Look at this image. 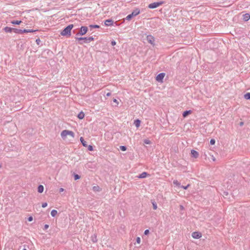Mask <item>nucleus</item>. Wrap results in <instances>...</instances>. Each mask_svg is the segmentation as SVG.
Masks as SVG:
<instances>
[{"instance_id":"nucleus-1","label":"nucleus","mask_w":250,"mask_h":250,"mask_svg":"<svg viewBox=\"0 0 250 250\" xmlns=\"http://www.w3.org/2000/svg\"><path fill=\"white\" fill-rule=\"evenodd\" d=\"M73 27L74 25L72 24L68 25L61 31V35L63 36L70 37L71 36V30Z\"/></svg>"},{"instance_id":"nucleus-2","label":"nucleus","mask_w":250,"mask_h":250,"mask_svg":"<svg viewBox=\"0 0 250 250\" xmlns=\"http://www.w3.org/2000/svg\"><path fill=\"white\" fill-rule=\"evenodd\" d=\"M67 135H70L73 138L75 137L74 133L71 130H64L61 132V136L62 139L65 138Z\"/></svg>"},{"instance_id":"nucleus-3","label":"nucleus","mask_w":250,"mask_h":250,"mask_svg":"<svg viewBox=\"0 0 250 250\" xmlns=\"http://www.w3.org/2000/svg\"><path fill=\"white\" fill-rule=\"evenodd\" d=\"M165 3L164 1H161L159 2H155L153 3H151L149 4L148 6V7L150 9H154L158 6L163 4Z\"/></svg>"},{"instance_id":"nucleus-4","label":"nucleus","mask_w":250,"mask_h":250,"mask_svg":"<svg viewBox=\"0 0 250 250\" xmlns=\"http://www.w3.org/2000/svg\"><path fill=\"white\" fill-rule=\"evenodd\" d=\"M87 31L88 28L87 26H82L80 28L79 32L76 34V36L84 35L87 33Z\"/></svg>"},{"instance_id":"nucleus-5","label":"nucleus","mask_w":250,"mask_h":250,"mask_svg":"<svg viewBox=\"0 0 250 250\" xmlns=\"http://www.w3.org/2000/svg\"><path fill=\"white\" fill-rule=\"evenodd\" d=\"M165 76V73H161L159 74L156 78V81H157L159 82H162Z\"/></svg>"},{"instance_id":"nucleus-6","label":"nucleus","mask_w":250,"mask_h":250,"mask_svg":"<svg viewBox=\"0 0 250 250\" xmlns=\"http://www.w3.org/2000/svg\"><path fill=\"white\" fill-rule=\"evenodd\" d=\"M146 40L148 42H149L151 44L153 45H154L155 39L152 36L148 35L146 37Z\"/></svg>"},{"instance_id":"nucleus-7","label":"nucleus","mask_w":250,"mask_h":250,"mask_svg":"<svg viewBox=\"0 0 250 250\" xmlns=\"http://www.w3.org/2000/svg\"><path fill=\"white\" fill-rule=\"evenodd\" d=\"M191 235L193 238L195 239H199L202 236L201 233L197 231L192 232Z\"/></svg>"},{"instance_id":"nucleus-8","label":"nucleus","mask_w":250,"mask_h":250,"mask_svg":"<svg viewBox=\"0 0 250 250\" xmlns=\"http://www.w3.org/2000/svg\"><path fill=\"white\" fill-rule=\"evenodd\" d=\"M113 21H112L111 19H108L104 21V24L107 26H111L113 25Z\"/></svg>"},{"instance_id":"nucleus-9","label":"nucleus","mask_w":250,"mask_h":250,"mask_svg":"<svg viewBox=\"0 0 250 250\" xmlns=\"http://www.w3.org/2000/svg\"><path fill=\"white\" fill-rule=\"evenodd\" d=\"M191 155L192 157L195 158H197L199 156L198 152L195 150H191Z\"/></svg>"},{"instance_id":"nucleus-10","label":"nucleus","mask_w":250,"mask_h":250,"mask_svg":"<svg viewBox=\"0 0 250 250\" xmlns=\"http://www.w3.org/2000/svg\"><path fill=\"white\" fill-rule=\"evenodd\" d=\"M14 28L6 26L3 28L4 31L6 33H11L13 31Z\"/></svg>"},{"instance_id":"nucleus-11","label":"nucleus","mask_w":250,"mask_h":250,"mask_svg":"<svg viewBox=\"0 0 250 250\" xmlns=\"http://www.w3.org/2000/svg\"><path fill=\"white\" fill-rule=\"evenodd\" d=\"M243 20L245 21H249L250 19V15L248 13H246L243 15Z\"/></svg>"},{"instance_id":"nucleus-12","label":"nucleus","mask_w":250,"mask_h":250,"mask_svg":"<svg viewBox=\"0 0 250 250\" xmlns=\"http://www.w3.org/2000/svg\"><path fill=\"white\" fill-rule=\"evenodd\" d=\"M140 12V11L139 10V9L138 8H136V9H135L134 10H133L132 12V15L133 16V17H135L137 15H138Z\"/></svg>"},{"instance_id":"nucleus-13","label":"nucleus","mask_w":250,"mask_h":250,"mask_svg":"<svg viewBox=\"0 0 250 250\" xmlns=\"http://www.w3.org/2000/svg\"><path fill=\"white\" fill-rule=\"evenodd\" d=\"M148 175L147 173L146 172H143L141 174H140L138 177L139 178H145L146 177V176Z\"/></svg>"},{"instance_id":"nucleus-14","label":"nucleus","mask_w":250,"mask_h":250,"mask_svg":"<svg viewBox=\"0 0 250 250\" xmlns=\"http://www.w3.org/2000/svg\"><path fill=\"white\" fill-rule=\"evenodd\" d=\"M80 141L82 143L83 146H85V147H87V143L84 140V139L83 138V137H81L80 138Z\"/></svg>"},{"instance_id":"nucleus-15","label":"nucleus","mask_w":250,"mask_h":250,"mask_svg":"<svg viewBox=\"0 0 250 250\" xmlns=\"http://www.w3.org/2000/svg\"><path fill=\"white\" fill-rule=\"evenodd\" d=\"M94 40V38L93 37H86L85 39V41L84 42V43H89L90 42Z\"/></svg>"},{"instance_id":"nucleus-16","label":"nucleus","mask_w":250,"mask_h":250,"mask_svg":"<svg viewBox=\"0 0 250 250\" xmlns=\"http://www.w3.org/2000/svg\"><path fill=\"white\" fill-rule=\"evenodd\" d=\"M37 31H38V30L23 29L22 32L23 33H31V32H35Z\"/></svg>"},{"instance_id":"nucleus-17","label":"nucleus","mask_w":250,"mask_h":250,"mask_svg":"<svg viewBox=\"0 0 250 250\" xmlns=\"http://www.w3.org/2000/svg\"><path fill=\"white\" fill-rule=\"evenodd\" d=\"M44 187L42 185H39L38 187V191L39 193H42L43 191Z\"/></svg>"},{"instance_id":"nucleus-18","label":"nucleus","mask_w":250,"mask_h":250,"mask_svg":"<svg viewBox=\"0 0 250 250\" xmlns=\"http://www.w3.org/2000/svg\"><path fill=\"white\" fill-rule=\"evenodd\" d=\"M77 117L80 119H83L84 117V114L83 111H81L78 114Z\"/></svg>"},{"instance_id":"nucleus-19","label":"nucleus","mask_w":250,"mask_h":250,"mask_svg":"<svg viewBox=\"0 0 250 250\" xmlns=\"http://www.w3.org/2000/svg\"><path fill=\"white\" fill-rule=\"evenodd\" d=\"M191 113V110H186V111H184L183 112V116L184 117H186L188 115H189Z\"/></svg>"},{"instance_id":"nucleus-20","label":"nucleus","mask_w":250,"mask_h":250,"mask_svg":"<svg viewBox=\"0 0 250 250\" xmlns=\"http://www.w3.org/2000/svg\"><path fill=\"white\" fill-rule=\"evenodd\" d=\"M22 30H22V29H17V28H14V29H13V31L15 33H17V34H22V33H23Z\"/></svg>"},{"instance_id":"nucleus-21","label":"nucleus","mask_w":250,"mask_h":250,"mask_svg":"<svg viewBox=\"0 0 250 250\" xmlns=\"http://www.w3.org/2000/svg\"><path fill=\"white\" fill-rule=\"evenodd\" d=\"M141 121L139 119H137L134 121V124L137 127H138L140 125Z\"/></svg>"},{"instance_id":"nucleus-22","label":"nucleus","mask_w":250,"mask_h":250,"mask_svg":"<svg viewBox=\"0 0 250 250\" xmlns=\"http://www.w3.org/2000/svg\"><path fill=\"white\" fill-rule=\"evenodd\" d=\"M21 22V21H12L11 23L13 24H20Z\"/></svg>"},{"instance_id":"nucleus-23","label":"nucleus","mask_w":250,"mask_h":250,"mask_svg":"<svg viewBox=\"0 0 250 250\" xmlns=\"http://www.w3.org/2000/svg\"><path fill=\"white\" fill-rule=\"evenodd\" d=\"M151 203L153 206V208L155 210L157 208V205L156 203L154 201H151Z\"/></svg>"},{"instance_id":"nucleus-24","label":"nucleus","mask_w":250,"mask_h":250,"mask_svg":"<svg viewBox=\"0 0 250 250\" xmlns=\"http://www.w3.org/2000/svg\"><path fill=\"white\" fill-rule=\"evenodd\" d=\"M57 214V211L55 209H53L51 211V215L52 217H54L56 215V214Z\"/></svg>"},{"instance_id":"nucleus-25","label":"nucleus","mask_w":250,"mask_h":250,"mask_svg":"<svg viewBox=\"0 0 250 250\" xmlns=\"http://www.w3.org/2000/svg\"><path fill=\"white\" fill-rule=\"evenodd\" d=\"M89 27L91 28H99L100 27L99 25L97 24H90Z\"/></svg>"},{"instance_id":"nucleus-26","label":"nucleus","mask_w":250,"mask_h":250,"mask_svg":"<svg viewBox=\"0 0 250 250\" xmlns=\"http://www.w3.org/2000/svg\"><path fill=\"white\" fill-rule=\"evenodd\" d=\"M244 98L247 100H250V92L245 94L244 95Z\"/></svg>"},{"instance_id":"nucleus-27","label":"nucleus","mask_w":250,"mask_h":250,"mask_svg":"<svg viewBox=\"0 0 250 250\" xmlns=\"http://www.w3.org/2000/svg\"><path fill=\"white\" fill-rule=\"evenodd\" d=\"M85 39H86V37H80V38H78V37H76V39L79 41H83V42L84 41H85Z\"/></svg>"},{"instance_id":"nucleus-28","label":"nucleus","mask_w":250,"mask_h":250,"mask_svg":"<svg viewBox=\"0 0 250 250\" xmlns=\"http://www.w3.org/2000/svg\"><path fill=\"white\" fill-rule=\"evenodd\" d=\"M133 17V16L132 15V14H130L126 16L125 19L126 20L130 21Z\"/></svg>"},{"instance_id":"nucleus-29","label":"nucleus","mask_w":250,"mask_h":250,"mask_svg":"<svg viewBox=\"0 0 250 250\" xmlns=\"http://www.w3.org/2000/svg\"><path fill=\"white\" fill-rule=\"evenodd\" d=\"M173 184L175 185L176 186L180 187V183L177 181V180H174L173 181Z\"/></svg>"},{"instance_id":"nucleus-30","label":"nucleus","mask_w":250,"mask_h":250,"mask_svg":"<svg viewBox=\"0 0 250 250\" xmlns=\"http://www.w3.org/2000/svg\"><path fill=\"white\" fill-rule=\"evenodd\" d=\"M144 143L145 144H146V145H149L151 144V142L150 141H149V140L148 139H145L144 140Z\"/></svg>"},{"instance_id":"nucleus-31","label":"nucleus","mask_w":250,"mask_h":250,"mask_svg":"<svg viewBox=\"0 0 250 250\" xmlns=\"http://www.w3.org/2000/svg\"><path fill=\"white\" fill-rule=\"evenodd\" d=\"M120 148L122 151H125L126 150V147L124 146H120Z\"/></svg>"},{"instance_id":"nucleus-32","label":"nucleus","mask_w":250,"mask_h":250,"mask_svg":"<svg viewBox=\"0 0 250 250\" xmlns=\"http://www.w3.org/2000/svg\"><path fill=\"white\" fill-rule=\"evenodd\" d=\"M100 188L99 186H94L93 187V189L94 191H99Z\"/></svg>"},{"instance_id":"nucleus-33","label":"nucleus","mask_w":250,"mask_h":250,"mask_svg":"<svg viewBox=\"0 0 250 250\" xmlns=\"http://www.w3.org/2000/svg\"><path fill=\"white\" fill-rule=\"evenodd\" d=\"M75 180H78L80 178V176H79L78 174H75L74 176Z\"/></svg>"},{"instance_id":"nucleus-34","label":"nucleus","mask_w":250,"mask_h":250,"mask_svg":"<svg viewBox=\"0 0 250 250\" xmlns=\"http://www.w3.org/2000/svg\"><path fill=\"white\" fill-rule=\"evenodd\" d=\"M190 186V185L189 184H188L187 186H180V188H182L184 189H187Z\"/></svg>"},{"instance_id":"nucleus-35","label":"nucleus","mask_w":250,"mask_h":250,"mask_svg":"<svg viewBox=\"0 0 250 250\" xmlns=\"http://www.w3.org/2000/svg\"><path fill=\"white\" fill-rule=\"evenodd\" d=\"M87 147L88 150L89 151H92L93 150V147L91 145H89V146L87 145Z\"/></svg>"},{"instance_id":"nucleus-36","label":"nucleus","mask_w":250,"mask_h":250,"mask_svg":"<svg viewBox=\"0 0 250 250\" xmlns=\"http://www.w3.org/2000/svg\"><path fill=\"white\" fill-rule=\"evenodd\" d=\"M215 141L214 139H212L210 140V144L211 145H213L215 144Z\"/></svg>"},{"instance_id":"nucleus-37","label":"nucleus","mask_w":250,"mask_h":250,"mask_svg":"<svg viewBox=\"0 0 250 250\" xmlns=\"http://www.w3.org/2000/svg\"><path fill=\"white\" fill-rule=\"evenodd\" d=\"M36 42L38 45H39L41 42V41L39 38H38L36 39Z\"/></svg>"},{"instance_id":"nucleus-38","label":"nucleus","mask_w":250,"mask_h":250,"mask_svg":"<svg viewBox=\"0 0 250 250\" xmlns=\"http://www.w3.org/2000/svg\"><path fill=\"white\" fill-rule=\"evenodd\" d=\"M136 242L138 243V244H140V242H141V239L140 237H137V239H136Z\"/></svg>"},{"instance_id":"nucleus-39","label":"nucleus","mask_w":250,"mask_h":250,"mask_svg":"<svg viewBox=\"0 0 250 250\" xmlns=\"http://www.w3.org/2000/svg\"><path fill=\"white\" fill-rule=\"evenodd\" d=\"M116 44V42L115 41L113 40L111 41V44L112 46H114Z\"/></svg>"},{"instance_id":"nucleus-40","label":"nucleus","mask_w":250,"mask_h":250,"mask_svg":"<svg viewBox=\"0 0 250 250\" xmlns=\"http://www.w3.org/2000/svg\"><path fill=\"white\" fill-rule=\"evenodd\" d=\"M149 233V230L148 229H146L145 230L144 234L145 235H147Z\"/></svg>"},{"instance_id":"nucleus-41","label":"nucleus","mask_w":250,"mask_h":250,"mask_svg":"<svg viewBox=\"0 0 250 250\" xmlns=\"http://www.w3.org/2000/svg\"><path fill=\"white\" fill-rule=\"evenodd\" d=\"M47 203H43L42 204V208H45L46 207H47Z\"/></svg>"},{"instance_id":"nucleus-42","label":"nucleus","mask_w":250,"mask_h":250,"mask_svg":"<svg viewBox=\"0 0 250 250\" xmlns=\"http://www.w3.org/2000/svg\"><path fill=\"white\" fill-rule=\"evenodd\" d=\"M92 241L94 242V243H95L97 242V239H96V237L95 236L94 238H93L92 239Z\"/></svg>"},{"instance_id":"nucleus-43","label":"nucleus","mask_w":250,"mask_h":250,"mask_svg":"<svg viewBox=\"0 0 250 250\" xmlns=\"http://www.w3.org/2000/svg\"><path fill=\"white\" fill-rule=\"evenodd\" d=\"M44 229H47L48 228H49V225H47V224H45L44 226Z\"/></svg>"},{"instance_id":"nucleus-44","label":"nucleus","mask_w":250,"mask_h":250,"mask_svg":"<svg viewBox=\"0 0 250 250\" xmlns=\"http://www.w3.org/2000/svg\"><path fill=\"white\" fill-rule=\"evenodd\" d=\"M28 220L29 221H32L33 220V217L32 216H30L28 218Z\"/></svg>"},{"instance_id":"nucleus-45","label":"nucleus","mask_w":250,"mask_h":250,"mask_svg":"<svg viewBox=\"0 0 250 250\" xmlns=\"http://www.w3.org/2000/svg\"><path fill=\"white\" fill-rule=\"evenodd\" d=\"M64 191V189H63V188H60L59 189V192H62V191Z\"/></svg>"},{"instance_id":"nucleus-46","label":"nucleus","mask_w":250,"mask_h":250,"mask_svg":"<svg viewBox=\"0 0 250 250\" xmlns=\"http://www.w3.org/2000/svg\"><path fill=\"white\" fill-rule=\"evenodd\" d=\"M113 102L114 103H116V104H118V102L117 101V100L116 99H113Z\"/></svg>"},{"instance_id":"nucleus-47","label":"nucleus","mask_w":250,"mask_h":250,"mask_svg":"<svg viewBox=\"0 0 250 250\" xmlns=\"http://www.w3.org/2000/svg\"><path fill=\"white\" fill-rule=\"evenodd\" d=\"M110 95H111L110 92H108L106 94V96L107 97L110 96Z\"/></svg>"},{"instance_id":"nucleus-48","label":"nucleus","mask_w":250,"mask_h":250,"mask_svg":"<svg viewBox=\"0 0 250 250\" xmlns=\"http://www.w3.org/2000/svg\"><path fill=\"white\" fill-rule=\"evenodd\" d=\"M244 125V123L243 122H241L240 123H239V125L240 126H243Z\"/></svg>"},{"instance_id":"nucleus-49","label":"nucleus","mask_w":250,"mask_h":250,"mask_svg":"<svg viewBox=\"0 0 250 250\" xmlns=\"http://www.w3.org/2000/svg\"><path fill=\"white\" fill-rule=\"evenodd\" d=\"M224 195L227 196L228 195V192H226V191L224 192Z\"/></svg>"},{"instance_id":"nucleus-50","label":"nucleus","mask_w":250,"mask_h":250,"mask_svg":"<svg viewBox=\"0 0 250 250\" xmlns=\"http://www.w3.org/2000/svg\"><path fill=\"white\" fill-rule=\"evenodd\" d=\"M22 250H27V249L25 248H24Z\"/></svg>"},{"instance_id":"nucleus-51","label":"nucleus","mask_w":250,"mask_h":250,"mask_svg":"<svg viewBox=\"0 0 250 250\" xmlns=\"http://www.w3.org/2000/svg\"><path fill=\"white\" fill-rule=\"evenodd\" d=\"M180 208H183V207L182 206H180Z\"/></svg>"},{"instance_id":"nucleus-52","label":"nucleus","mask_w":250,"mask_h":250,"mask_svg":"<svg viewBox=\"0 0 250 250\" xmlns=\"http://www.w3.org/2000/svg\"><path fill=\"white\" fill-rule=\"evenodd\" d=\"M79 43L82 44H83V42H80Z\"/></svg>"},{"instance_id":"nucleus-53","label":"nucleus","mask_w":250,"mask_h":250,"mask_svg":"<svg viewBox=\"0 0 250 250\" xmlns=\"http://www.w3.org/2000/svg\"><path fill=\"white\" fill-rule=\"evenodd\" d=\"M1 167V165H0V168Z\"/></svg>"}]
</instances>
